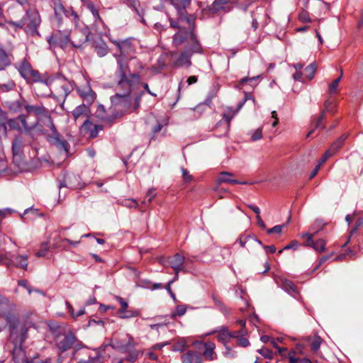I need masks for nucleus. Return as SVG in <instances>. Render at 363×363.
I'll return each instance as SVG.
<instances>
[{"label":"nucleus","instance_id":"1","mask_svg":"<svg viewBox=\"0 0 363 363\" xmlns=\"http://www.w3.org/2000/svg\"><path fill=\"white\" fill-rule=\"evenodd\" d=\"M110 40L116 45L119 51V53L114 54L120 73L118 86L126 89L128 93H130L131 87L135 83H138L140 79V76L138 74L126 75L125 73V70L128 68L127 61L134 57L135 47L132 43L130 39L123 40L110 39Z\"/></svg>","mask_w":363,"mask_h":363},{"label":"nucleus","instance_id":"2","mask_svg":"<svg viewBox=\"0 0 363 363\" xmlns=\"http://www.w3.org/2000/svg\"><path fill=\"white\" fill-rule=\"evenodd\" d=\"M41 19L40 14L35 10L27 11L25 16L19 22L5 21L0 23V26L9 28H12L15 31L23 28L26 34L30 35H38V28L40 24Z\"/></svg>","mask_w":363,"mask_h":363},{"label":"nucleus","instance_id":"3","mask_svg":"<svg viewBox=\"0 0 363 363\" xmlns=\"http://www.w3.org/2000/svg\"><path fill=\"white\" fill-rule=\"evenodd\" d=\"M72 89V84L64 78H57L50 82L52 93L59 99L66 98Z\"/></svg>","mask_w":363,"mask_h":363},{"label":"nucleus","instance_id":"4","mask_svg":"<svg viewBox=\"0 0 363 363\" xmlns=\"http://www.w3.org/2000/svg\"><path fill=\"white\" fill-rule=\"evenodd\" d=\"M191 40L193 43L192 52H201V46L196 41L192 30L187 31L185 28H179V31L174 35L173 44L176 46H180L184 41Z\"/></svg>","mask_w":363,"mask_h":363},{"label":"nucleus","instance_id":"5","mask_svg":"<svg viewBox=\"0 0 363 363\" xmlns=\"http://www.w3.org/2000/svg\"><path fill=\"white\" fill-rule=\"evenodd\" d=\"M72 38L66 30H58L48 38V42L50 46L58 45L61 48H65L69 43H71Z\"/></svg>","mask_w":363,"mask_h":363},{"label":"nucleus","instance_id":"6","mask_svg":"<svg viewBox=\"0 0 363 363\" xmlns=\"http://www.w3.org/2000/svg\"><path fill=\"white\" fill-rule=\"evenodd\" d=\"M21 75L28 82H33L39 79V74L33 70L30 65L27 62H23L18 67Z\"/></svg>","mask_w":363,"mask_h":363},{"label":"nucleus","instance_id":"7","mask_svg":"<svg viewBox=\"0 0 363 363\" xmlns=\"http://www.w3.org/2000/svg\"><path fill=\"white\" fill-rule=\"evenodd\" d=\"M242 247H245L249 252H252L257 247L262 246V242L250 235H242L237 240Z\"/></svg>","mask_w":363,"mask_h":363},{"label":"nucleus","instance_id":"8","mask_svg":"<svg viewBox=\"0 0 363 363\" xmlns=\"http://www.w3.org/2000/svg\"><path fill=\"white\" fill-rule=\"evenodd\" d=\"M9 126L17 130H21L24 129L28 131L31 128L35 127L38 125V122L35 121L33 124L28 125L26 120V116L24 115L19 116L18 118L10 119L8 121Z\"/></svg>","mask_w":363,"mask_h":363},{"label":"nucleus","instance_id":"9","mask_svg":"<svg viewBox=\"0 0 363 363\" xmlns=\"http://www.w3.org/2000/svg\"><path fill=\"white\" fill-rule=\"evenodd\" d=\"M49 121V127L52 133V135L50 137V142L55 145L58 148L63 150L65 153L68 151V146L67 143L65 140H62L60 138V135L58 134L53 123L52 122L50 117H48Z\"/></svg>","mask_w":363,"mask_h":363},{"label":"nucleus","instance_id":"10","mask_svg":"<svg viewBox=\"0 0 363 363\" xmlns=\"http://www.w3.org/2000/svg\"><path fill=\"white\" fill-rule=\"evenodd\" d=\"M125 338L127 341H118L117 340L112 339L111 341V345L113 348L121 349V350H129L135 346L136 343L134 341L133 337L128 334L125 335Z\"/></svg>","mask_w":363,"mask_h":363},{"label":"nucleus","instance_id":"11","mask_svg":"<svg viewBox=\"0 0 363 363\" xmlns=\"http://www.w3.org/2000/svg\"><path fill=\"white\" fill-rule=\"evenodd\" d=\"M184 260L185 257L183 255L177 253L173 257H169L167 262L175 272H179L184 270L183 264Z\"/></svg>","mask_w":363,"mask_h":363},{"label":"nucleus","instance_id":"12","mask_svg":"<svg viewBox=\"0 0 363 363\" xmlns=\"http://www.w3.org/2000/svg\"><path fill=\"white\" fill-rule=\"evenodd\" d=\"M116 298L121 304V309L119 310V312L121 313V318H129L138 315V313L135 311L126 310L128 306V303L123 298L120 296H116Z\"/></svg>","mask_w":363,"mask_h":363},{"label":"nucleus","instance_id":"13","mask_svg":"<svg viewBox=\"0 0 363 363\" xmlns=\"http://www.w3.org/2000/svg\"><path fill=\"white\" fill-rule=\"evenodd\" d=\"M71 43L73 47L80 48L87 40V35L82 30L75 29L71 35Z\"/></svg>","mask_w":363,"mask_h":363},{"label":"nucleus","instance_id":"14","mask_svg":"<svg viewBox=\"0 0 363 363\" xmlns=\"http://www.w3.org/2000/svg\"><path fill=\"white\" fill-rule=\"evenodd\" d=\"M77 340L72 334L66 335L62 340L58 344V347L62 351H66L71 348L73 345L78 346L80 343H77Z\"/></svg>","mask_w":363,"mask_h":363},{"label":"nucleus","instance_id":"15","mask_svg":"<svg viewBox=\"0 0 363 363\" xmlns=\"http://www.w3.org/2000/svg\"><path fill=\"white\" fill-rule=\"evenodd\" d=\"M77 91L84 100L88 102H92L95 99V93L91 89L89 82H86V85L79 88Z\"/></svg>","mask_w":363,"mask_h":363},{"label":"nucleus","instance_id":"16","mask_svg":"<svg viewBox=\"0 0 363 363\" xmlns=\"http://www.w3.org/2000/svg\"><path fill=\"white\" fill-rule=\"evenodd\" d=\"M91 123L86 119L81 126V130L82 132H85L86 134H88L89 138H96L98 135L99 130L102 129V126L94 125V129H91Z\"/></svg>","mask_w":363,"mask_h":363},{"label":"nucleus","instance_id":"17","mask_svg":"<svg viewBox=\"0 0 363 363\" xmlns=\"http://www.w3.org/2000/svg\"><path fill=\"white\" fill-rule=\"evenodd\" d=\"M25 109L30 115H33L36 117V121L38 123V118L45 115L46 110L41 105H26Z\"/></svg>","mask_w":363,"mask_h":363},{"label":"nucleus","instance_id":"18","mask_svg":"<svg viewBox=\"0 0 363 363\" xmlns=\"http://www.w3.org/2000/svg\"><path fill=\"white\" fill-rule=\"evenodd\" d=\"M248 97L247 95L243 101H240L238 104L237 109L233 111L232 108H227L223 113V118L228 123V126L230 125V121L234 117V116L242 108L245 101L247 100Z\"/></svg>","mask_w":363,"mask_h":363},{"label":"nucleus","instance_id":"19","mask_svg":"<svg viewBox=\"0 0 363 363\" xmlns=\"http://www.w3.org/2000/svg\"><path fill=\"white\" fill-rule=\"evenodd\" d=\"M245 333L246 331L244 330L230 333L226 329L223 328L218 331L217 337L219 341L225 342L230 337H238L240 335H243Z\"/></svg>","mask_w":363,"mask_h":363},{"label":"nucleus","instance_id":"20","mask_svg":"<svg viewBox=\"0 0 363 363\" xmlns=\"http://www.w3.org/2000/svg\"><path fill=\"white\" fill-rule=\"evenodd\" d=\"M217 182H218V184H221V183H229V184H246V182H240L237 179H233V174H231L228 172H223L220 173V176L217 178Z\"/></svg>","mask_w":363,"mask_h":363},{"label":"nucleus","instance_id":"21","mask_svg":"<svg viewBox=\"0 0 363 363\" xmlns=\"http://www.w3.org/2000/svg\"><path fill=\"white\" fill-rule=\"evenodd\" d=\"M172 4L174 8L177 10L179 14V19L182 20L184 11L185 9L189 6V0H172Z\"/></svg>","mask_w":363,"mask_h":363},{"label":"nucleus","instance_id":"22","mask_svg":"<svg viewBox=\"0 0 363 363\" xmlns=\"http://www.w3.org/2000/svg\"><path fill=\"white\" fill-rule=\"evenodd\" d=\"M182 363H202V359L199 353L189 351L182 357Z\"/></svg>","mask_w":363,"mask_h":363},{"label":"nucleus","instance_id":"23","mask_svg":"<svg viewBox=\"0 0 363 363\" xmlns=\"http://www.w3.org/2000/svg\"><path fill=\"white\" fill-rule=\"evenodd\" d=\"M192 52L191 48H186V50L181 54L179 58L177 60L175 64L177 66H189L191 65L190 55Z\"/></svg>","mask_w":363,"mask_h":363},{"label":"nucleus","instance_id":"24","mask_svg":"<svg viewBox=\"0 0 363 363\" xmlns=\"http://www.w3.org/2000/svg\"><path fill=\"white\" fill-rule=\"evenodd\" d=\"M205 350L203 353L205 358L208 360L212 361L216 359L215 348L216 345L212 342H208L204 344Z\"/></svg>","mask_w":363,"mask_h":363},{"label":"nucleus","instance_id":"25","mask_svg":"<svg viewBox=\"0 0 363 363\" xmlns=\"http://www.w3.org/2000/svg\"><path fill=\"white\" fill-rule=\"evenodd\" d=\"M88 107L84 104L78 106L73 111L72 115L75 121L79 118L87 117Z\"/></svg>","mask_w":363,"mask_h":363},{"label":"nucleus","instance_id":"26","mask_svg":"<svg viewBox=\"0 0 363 363\" xmlns=\"http://www.w3.org/2000/svg\"><path fill=\"white\" fill-rule=\"evenodd\" d=\"M23 142L21 138L16 137L12 144L13 155H20L23 152Z\"/></svg>","mask_w":363,"mask_h":363},{"label":"nucleus","instance_id":"27","mask_svg":"<svg viewBox=\"0 0 363 363\" xmlns=\"http://www.w3.org/2000/svg\"><path fill=\"white\" fill-rule=\"evenodd\" d=\"M279 284L281 285V287L288 293L291 294L296 293V287L291 281L287 279H281Z\"/></svg>","mask_w":363,"mask_h":363},{"label":"nucleus","instance_id":"28","mask_svg":"<svg viewBox=\"0 0 363 363\" xmlns=\"http://www.w3.org/2000/svg\"><path fill=\"white\" fill-rule=\"evenodd\" d=\"M346 138V135H342L332 144L328 150H332L333 155L342 146Z\"/></svg>","mask_w":363,"mask_h":363},{"label":"nucleus","instance_id":"29","mask_svg":"<svg viewBox=\"0 0 363 363\" xmlns=\"http://www.w3.org/2000/svg\"><path fill=\"white\" fill-rule=\"evenodd\" d=\"M54 9H55L56 16H60V20L64 21V19L62 17V14L65 15V21H68L71 20L69 16H67V14L65 13V8L60 2L56 3L55 4Z\"/></svg>","mask_w":363,"mask_h":363},{"label":"nucleus","instance_id":"30","mask_svg":"<svg viewBox=\"0 0 363 363\" xmlns=\"http://www.w3.org/2000/svg\"><path fill=\"white\" fill-rule=\"evenodd\" d=\"M67 307L69 310V313L72 318L76 319L77 318L85 314V308H82L78 312L75 313L73 307L69 302H66Z\"/></svg>","mask_w":363,"mask_h":363},{"label":"nucleus","instance_id":"31","mask_svg":"<svg viewBox=\"0 0 363 363\" xmlns=\"http://www.w3.org/2000/svg\"><path fill=\"white\" fill-rule=\"evenodd\" d=\"M27 259H28V257L26 255L17 256L16 257V261H15L14 264L17 267H21L24 269H26L27 266H28Z\"/></svg>","mask_w":363,"mask_h":363},{"label":"nucleus","instance_id":"32","mask_svg":"<svg viewBox=\"0 0 363 363\" xmlns=\"http://www.w3.org/2000/svg\"><path fill=\"white\" fill-rule=\"evenodd\" d=\"M314 245L313 246V249L318 252H322L325 251V245L326 242L323 239L317 240L314 242Z\"/></svg>","mask_w":363,"mask_h":363},{"label":"nucleus","instance_id":"33","mask_svg":"<svg viewBox=\"0 0 363 363\" xmlns=\"http://www.w3.org/2000/svg\"><path fill=\"white\" fill-rule=\"evenodd\" d=\"M61 242H62V245H59V240H57V239H55V243L53 244V247L54 248H59L60 247H62L63 249L65 248V245H64L65 242H67L72 246H77L79 242L80 241H72L69 239H63L61 240Z\"/></svg>","mask_w":363,"mask_h":363},{"label":"nucleus","instance_id":"34","mask_svg":"<svg viewBox=\"0 0 363 363\" xmlns=\"http://www.w3.org/2000/svg\"><path fill=\"white\" fill-rule=\"evenodd\" d=\"M9 65V60L6 53L0 48V69H4Z\"/></svg>","mask_w":363,"mask_h":363},{"label":"nucleus","instance_id":"35","mask_svg":"<svg viewBox=\"0 0 363 363\" xmlns=\"http://www.w3.org/2000/svg\"><path fill=\"white\" fill-rule=\"evenodd\" d=\"M187 340L185 338H180L174 347V351H184L187 347Z\"/></svg>","mask_w":363,"mask_h":363},{"label":"nucleus","instance_id":"36","mask_svg":"<svg viewBox=\"0 0 363 363\" xmlns=\"http://www.w3.org/2000/svg\"><path fill=\"white\" fill-rule=\"evenodd\" d=\"M321 338L319 336H314L311 338V349L313 352H316L321 344Z\"/></svg>","mask_w":363,"mask_h":363},{"label":"nucleus","instance_id":"37","mask_svg":"<svg viewBox=\"0 0 363 363\" xmlns=\"http://www.w3.org/2000/svg\"><path fill=\"white\" fill-rule=\"evenodd\" d=\"M48 250H49L48 243L43 242L41 245L40 249L36 252L35 256L38 257H43L47 255Z\"/></svg>","mask_w":363,"mask_h":363},{"label":"nucleus","instance_id":"38","mask_svg":"<svg viewBox=\"0 0 363 363\" xmlns=\"http://www.w3.org/2000/svg\"><path fill=\"white\" fill-rule=\"evenodd\" d=\"M251 140L252 141H257L262 138V128H258L256 130L250 133Z\"/></svg>","mask_w":363,"mask_h":363},{"label":"nucleus","instance_id":"39","mask_svg":"<svg viewBox=\"0 0 363 363\" xmlns=\"http://www.w3.org/2000/svg\"><path fill=\"white\" fill-rule=\"evenodd\" d=\"M341 79V76L338 78L335 79L330 85H329V92L333 94L337 92V88L339 83Z\"/></svg>","mask_w":363,"mask_h":363},{"label":"nucleus","instance_id":"40","mask_svg":"<svg viewBox=\"0 0 363 363\" xmlns=\"http://www.w3.org/2000/svg\"><path fill=\"white\" fill-rule=\"evenodd\" d=\"M96 51L99 57H104L108 53V48L106 44H102L96 47Z\"/></svg>","mask_w":363,"mask_h":363},{"label":"nucleus","instance_id":"41","mask_svg":"<svg viewBox=\"0 0 363 363\" xmlns=\"http://www.w3.org/2000/svg\"><path fill=\"white\" fill-rule=\"evenodd\" d=\"M186 311V307L184 305L177 306L175 308L174 313H172V316L174 318L177 315L182 316L185 314Z\"/></svg>","mask_w":363,"mask_h":363},{"label":"nucleus","instance_id":"42","mask_svg":"<svg viewBox=\"0 0 363 363\" xmlns=\"http://www.w3.org/2000/svg\"><path fill=\"white\" fill-rule=\"evenodd\" d=\"M316 67L313 64L309 65L305 69L306 73V76L309 79H311L313 77L314 73L315 72Z\"/></svg>","mask_w":363,"mask_h":363},{"label":"nucleus","instance_id":"43","mask_svg":"<svg viewBox=\"0 0 363 363\" xmlns=\"http://www.w3.org/2000/svg\"><path fill=\"white\" fill-rule=\"evenodd\" d=\"M298 19L302 23H309L311 21V18L309 13L306 11H303L298 16Z\"/></svg>","mask_w":363,"mask_h":363},{"label":"nucleus","instance_id":"44","mask_svg":"<svg viewBox=\"0 0 363 363\" xmlns=\"http://www.w3.org/2000/svg\"><path fill=\"white\" fill-rule=\"evenodd\" d=\"M9 306L8 300L0 296V315L4 313V311Z\"/></svg>","mask_w":363,"mask_h":363},{"label":"nucleus","instance_id":"45","mask_svg":"<svg viewBox=\"0 0 363 363\" xmlns=\"http://www.w3.org/2000/svg\"><path fill=\"white\" fill-rule=\"evenodd\" d=\"M300 246V244L296 241V240H294L292 242H291L289 245H286L284 249L281 250L279 253H281L283 252V250H289V249H294V250H297Z\"/></svg>","mask_w":363,"mask_h":363},{"label":"nucleus","instance_id":"46","mask_svg":"<svg viewBox=\"0 0 363 363\" xmlns=\"http://www.w3.org/2000/svg\"><path fill=\"white\" fill-rule=\"evenodd\" d=\"M123 205L128 208H137L138 202L135 199H125L123 201Z\"/></svg>","mask_w":363,"mask_h":363},{"label":"nucleus","instance_id":"47","mask_svg":"<svg viewBox=\"0 0 363 363\" xmlns=\"http://www.w3.org/2000/svg\"><path fill=\"white\" fill-rule=\"evenodd\" d=\"M332 150H327L325 154L323 155V157L320 159V160L318 161V166H319L320 167V166L324 163L325 162V161L330 157L333 156L332 155Z\"/></svg>","mask_w":363,"mask_h":363},{"label":"nucleus","instance_id":"48","mask_svg":"<svg viewBox=\"0 0 363 363\" xmlns=\"http://www.w3.org/2000/svg\"><path fill=\"white\" fill-rule=\"evenodd\" d=\"M284 227V225H277L274 226L272 228H269L267 230V233L272 234V233H279L280 234L282 232L283 228Z\"/></svg>","mask_w":363,"mask_h":363},{"label":"nucleus","instance_id":"49","mask_svg":"<svg viewBox=\"0 0 363 363\" xmlns=\"http://www.w3.org/2000/svg\"><path fill=\"white\" fill-rule=\"evenodd\" d=\"M78 363H101L100 355L97 353L96 357H91L87 360H81Z\"/></svg>","mask_w":363,"mask_h":363},{"label":"nucleus","instance_id":"50","mask_svg":"<svg viewBox=\"0 0 363 363\" xmlns=\"http://www.w3.org/2000/svg\"><path fill=\"white\" fill-rule=\"evenodd\" d=\"M258 352L267 358H271L272 357V352L265 347L259 350Z\"/></svg>","mask_w":363,"mask_h":363},{"label":"nucleus","instance_id":"51","mask_svg":"<svg viewBox=\"0 0 363 363\" xmlns=\"http://www.w3.org/2000/svg\"><path fill=\"white\" fill-rule=\"evenodd\" d=\"M271 118L273 119L272 122V127H276L277 125V124L279 123V118L277 117V113L275 111H273L272 113H271Z\"/></svg>","mask_w":363,"mask_h":363},{"label":"nucleus","instance_id":"52","mask_svg":"<svg viewBox=\"0 0 363 363\" xmlns=\"http://www.w3.org/2000/svg\"><path fill=\"white\" fill-rule=\"evenodd\" d=\"M182 176H183V179L186 182H189L191 181L192 179V177L189 174L188 171L185 169H182Z\"/></svg>","mask_w":363,"mask_h":363},{"label":"nucleus","instance_id":"53","mask_svg":"<svg viewBox=\"0 0 363 363\" xmlns=\"http://www.w3.org/2000/svg\"><path fill=\"white\" fill-rule=\"evenodd\" d=\"M139 354L140 352L136 350L131 352L128 357V361L134 362L138 358Z\"/></svg>","mask_w":363,"mask_h":363},{"label":"nucleus","instance_id":"54","mask_svg":"<svg viewBox=\"0 0 363 363\" xmlns=\"http://www.w3.org/2000/svg\"><path fill=\"white\" fill-rule=\"evenodd\" d=\"M70 180H71V177L69 176L67 178V179H66V184H61L59 187L62 188V186H68L69 188H75V187H77V186L75 184H72Z\"/></svg>","mask_w":363,"mask_h":363},{"label":"nucleus","instance_id":"55","mask_svg":"<svg viewBox=\"0 0 363 363\" xmlns=\"http://www.w3.org/2000/svg\"><path fill=\"white\" fill-rule=\"evenodd\" d=\"M289 363H297L298 362V359L295 357V352L291 351L289 352Z\"/></svg>","mask_w":363,"mask_h":363},{"label":"nucleus","instance_id":"56","mask_svg":"<svg viewBox=\"0 0 363 363\" xmlns=\"http://www.w3.org/2000/svg\"><path fill=\"white\" fill-rule=\"evenodd\" d=\"M272 343L273 344V345L278 349V351H279V353L284 356L286 354V352H287V349L285 348V347H279L277 346V344L274 342V341H272Z\"/></svg>","mask_w":363,"mask_h":363},{"label":"nucleus","instance_id":"57","mask_svg":"<svg viewBox=\"0 0 363 363\" xmlns=\"http://www.w3.org/2000/svg\"><path fill=\"white\" fill-rule=\"evenodd\" d=\"M93 324H100V325H103L104 324V322L103 320H95V319H93V318H91L89 322H88V324H87V327H90V326H92Z\"/></svg>","mask_w":363,"mask_h":363},{"label":"nucleus","instance_id":"58","mask_svg":"<svg viewBox=\"0 0 363 363\" xmlns=\"http://www.w3.org/2000/svg\"><path fill=\"white\" fill-rule=\"evenodd\" d=\"M155 191V189L152 188L150 189H149L148 192H147V196H150V198L148 199V203H151V201H152V199L155 197L156 194L154 193Z\"/></svg>","mask_w":363,"mask_h":363},{"label":"nucleus","instance_id":"59","mask_svg":"<svg viewBox=\"0 0 363 363\" xmlns=\"http://www.w3.org/2000/svg\"><path fill=\"white\" fill-rule=\"evenodd\" d=\"M264 248L267 253H274L276 251V247L274 245L264 246Z\"/></svg>","mask_w":363,"mask_h":363},{"label":"nucleus","instance_id":"60","mask_svg":"<svg viewBox=\"0 0 363 363\" xmlns=\"http://www.w3.org/2000/svg\"><path fill=\"white\" fill-rule=\"evenodd\" d=\"M313 235H312L311 237H309V238H308L306 240V242L303 244L304 246H306V247H311L313 248V246L314 245V241L313 240Z\"/></svg>","mask_w":363,"mask_h":363},{"label":"nucleus","instance_id":"61","mask_svg":"<svg viewBox=\"0 0 363 363\" xmlns=\"http://www.w3.org/2000/svg\"><path fill=\"white\" fill-rule=\"evenodd\" d=\"M238 344L242 347H246L249 345V341L244 337L239 339Z\"/></svg>","mask_w":363,"mask_h":363},{"label":"nucleus","instance_id":"62","mask_svg":"<svg viewBox=\"0 0 363 363\" xmlns=\"http://www.w3.org/2000/svg\"><path fill=\"white\" fill-rule=\"evenodd\" d=\"M256 218H257V224L262 228H266V225H265V223H264V221L262 220L260 216H256Z\"/></svg>","mask_w":363,"mask_h":363},{"label":"nucleus","instance_id":"63","mask_svg":"<svg viewBox=\"0 0 363 363\" xmlns=\"http://www.w3.org/2000/svg\"><path fill=\"white\" fill-rule=\"evenodd\" d=\"M197 82V77L196 76H191L187 79L189 85L193 84Z\"/></svg>","mask_w":363,"mask_h":363},{"label":"nucleus","instance_id":"64","mask_svg":"<svg viewBox=\"0 0 363 363\" xmlns=\"http://www.w3.org/2000/svg\"><path fill=\"white\" fill-rule=\"evenodd\" d=\"M109 308H113V307H111L110 306H106V305L101 304V303L99 305V311L101 312H105Z\"/></svg>","mask_w":363,"mask_h":363}]
</instances>
